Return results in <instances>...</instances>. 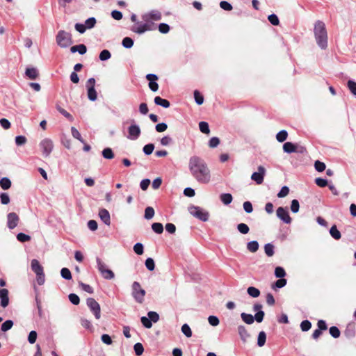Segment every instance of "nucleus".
<instances>
[{
  "instance_id": "20",
  "label": "nucleus",
  "mask_w": 356,
  "mask_h": 356,
  "mask_svg": "<svg viewBox=\"0 0 356 356\" xmlns=\"http://www.w3.org/2000/svg\"><path fill=\"white\" fill-rule=\"evenodd\" d=\"M31 270L35 273L36 275L44 273L42 266L40 264L38 260L33 259L31 263Z\"/></svg>"
},
{
  "instance_id": "25",
  "label": "nucleus",
  "mask_w": 356,
  "mask_h": 356,
  "mask_svg": "<svg viewBox=\"0 0 356 356\" xmlns=\"http://www.w3.org/2000/svg\"><path fill=\"white\" fill-rule=\"evenodd\" d=\"M330 234L335 240H339L341 238V234L336 225H333L330 229Z\"/></svg>"
},
{
  "instance_id": "15",
  "label": "nucleus",
  "mask_w": 356,
  "mask_h": 356,
  "mask_svg": "<svg viewBox=\"0 0 356 356\" xmlns=\"http://www.w3.org/2000/svg\"><path fill=\"white\" fill-rule=\"evenodd\" d=\"M8 290L6 289H0V300H1V306L3 308L6 307L9 305V297H8Z\"/></svg>"
},
{
  "instance_id": "41",
  "label": "nucleus",
  "mask_w": 356,
  "mask_h": 356,
  "mask_svg": "<svg viewBox=\"0 0 356 356\" xmlns=\"http://www.w3.org/2000/svg\"><path fill=\"white\" fill-rule=\"evenodd\" d=\"M60 275L62 278L66 280H70L72 278L71 271L67 268H63L60 270Z\"/></svg>"
},
{
  "instance_id": "60",
  "label": "nucleus",
  "mask_w": 356,
  "mask_h": 356,
  "mask_svg": "<svg viewBox=\"0 0 356 356\" xmlns=\"http://www.w3.org/2000/svg\"><path fill=\"white\" fill-rule=\"evenodd\" d=\"M68 298L70 302L74 305H78L80 302V298L76 293H70Z\"/></svg>"
},
{
  "instance_id": "55",
  "label": "nucleus",
  "mask_w": 356,
  "mask_h": 356,
  "mask_svg": "<svg viewBox=\"0 0 356 356\" xmlns=\"http://www.w3.org/2000/svg\"><path fill=\"white\" fill-rule=\"evenodd\" d=\"M290 209L292 213H296L299 211L300 209V203L299 201L296 199H294L291 202Z\"/></svg>"
},
{
  "instance_id": "38",
  "label": "nucleus",
  "mask_w": 356,
  "mask_h": 356,
  "mask_svg": "<svg viewBox=\"0 0 356 356\" xmlns=\"http://www.w3.org/2000/svg\"><path fill=\"white\" fill-rule=\"evenodd\" d=\"M248 294L252 298H258L260 296V291L254 286H249L247 289Z\"/></svg>"
},
{
  "instance_id": "3",
  "label": "nucleus",
  "mask_w": 356,
  "mask_h": 356,
  "mask_svg": "<svg viewBox=\"0 0 356 356\" xmlns=\"http://www.w3.org/2000/svg\"><path fill=\"white\" fill-rule=\"evenodd\" d=\"M56 44L61 48H67L73 44L72 34L64 30L58 32L56 36Z\"/></svg>"
},
{
  "instance_id": "29",
  "label": "nucleus",
  "mask_w": 356,
  "mask_h": 356,
  "mask_svg": "<svg viewBox=\"0 0 356 356\" xmlns=\"http://www.w3.org/2000/svg\"><path fill=\"white\" fill-rule=\"evenodd\" d=\"M220 201L225 205H228L232 202L233 197L231 193H222L220 195Z\"/></svg>"
},
{
  "instance_id": "48",
  "label": "nucleus",
  "mask_w": 356,
  "mask_h": 356,
  "mask_svg": "<svg viewBox=\"0 0 356 356\" xmlns=\"http://www.w3.org/2000/svg\"><path fill=\"white\" fill-rule=\"evenodd\" d=\"M154 147L155 146L154 143H148L144 145L143 147V152L145 155L149 156L153 152Z\"/></svg>"
},
{
  "instance_id": "6",
  "label": "nucleus",
  "mask_w": 356,
  "mask_h": 356,
  "mask_svg": "<svg viewBox=\"0 0 356 356\" xmlns=\"http://www.w3.org/2000/svg\"><path fill=\"white\" fill-rule=\"evenodd\" d=\"M86 305L90 312L94 314L95 318L99 319L101 317V307L99 304L94 298H88L86 299Z\"/></svg>"
},
{
  "instance_id": "28",
  "label": "nucleus",
  "mask_w": 356,
  "mask_h": 356,
  "mask_svg": "<svg viewBox=\"0 0 356 356\" xmlns=\"http://www.w3.org/2000/svg\"><path fill=\"white\" fill-rule=\"evenodd\" d=\"M87 89V96L90 101L95 102L97 99V92L95 88H89Z\"/></svg>"
},
{
  "instance_id": "26",
  "label": "nucleus",
  "mask_w": 356,
  "mask_h": 356,
  "mask_svg": "<svg viewBox=\"0 0 356 356\" xmlns=\"http://www.w3.org/2000/svg\"><path fill=\"white\" fill-rule=\"evenodd\" d=\"M102 156L105 159L108 160L113 159L115 157L114 152L112 148L111 147H105L104 149H103V150L102 151Z\"/></svg>"
},
{
  "instance_id": "37",
  "label": "nucleus",
  "mask_w": 356,
  "mask_h": 356,
  "mask_svg": "<svg viewBox=\"0 0 356 356\" xmlns=\"http://www.w3.org/2000/svg\"><path fill=\"white\" fill-rule=\"evenodd\" d=\"M134 40L130 37H125L122 39V45L126 49H130L134 46Z\"/></svg>"
},
{
  "instance_id": "32",
  "label": "nucleus",
  "mask_w": 356,
  "mask_h": 356,
  "mask_svg": "<svg viewBox=\"0 0 356 356\" xmlns=\"http://www.w3.org/2000/svg\"><path fill=\"white\" fill-rule=\"evenodd\" d=\"M193 96H194L195 102L197 105L200 106L204 103V96L198 90H194Z\"/></svg>"
},
{
  "instance_id": "2",
  "label": "nucleus",
  "mask_w": 356,
  "mask_h": 356,
  "mask_svg": "<svg viewBox=\"0 0 356 356\" xmlns=\"http://www.w3.org/2000/svg\"><path fill=\"white\" fill-rule=\"evenodd\" d=\"M314 34L317 45L321 49H325L327 47V33L323 22L317 20L315 22Z\"/></svg>"
},
{
  "instance_id": "54",
  "label": "nucleus",
  "mask_w": 356,
  "mask_h": 356,
  "mask_svg": "<svg viewBox=\"0 0 356 356\" xmlns=\"http://www.w3.org/2000/svg\"><path fill=\"white\" fill-rule=\"evenodd\" d=\"M134 350L136 355L140 356L144 352V347L141 343L138 342L134 344Z\"/></svg>"
},
{
  "instance_id": "5",
  "label": "nucleus",
  "mask_w": 356,
  "mask_h": 356,
  "mask_svg": "<svg viewBox=\"0 0 356 356\" xmlns=\"http://www.w3.org/2000/svg\"><path fill=\"white\" fill-rule=\"evenodd\" d=\"M131 288V294L134 300L138 303H142L145 296V291L141 288L140 283L138 282H134Z\"/></svg>"
},
{
  "instance_id": "14",
  "label": "nucleus",
  "mask_w": 356,
  "mask_h": 356,
  "mask_svg": "<svg viewBox=\"0 0 356 356\" xmlns=\"http://www.w3.org/2000/svg\"><path fill=\"white\" fill-rule=\"evenodd\" d=\"M241 318L242 321L248 325H252L254 321H256L257 323H261L258 318H257V317H256L255 315L253 316L251 314H248L245 312H242L241 314Z\"/></svg>"
},
{
  "instance_id": "51",
  "label": "nucleus",
  "mask_w": 356,
  "mask_h": 356,
  "mask_svg": "<svg viewBox=\"0 0 356 356\" xmlns=\"http://www.w3.org/2000/svg\"><path fill=\"white\" fill-rule=\"evenodd\" d=\"M100 273L106 280H112L115 277L114 273L109 268L100 272Z\"/></svg>"
},
{
  "instance_id": "40",
  "label": "nucleus",
  "mask_w": 356,
  "mask_h": 356,
  "mask_svg": "<svg viewBox=\"0 0 356 356\" xmlns=\"http://www.w3.org/2000/svg\"><path fill=\"white\" fill-rule=\"evenodd\" d=\"M199 129L200 131L205 134H209L210 133L209 125L208 122L204 121H201L199 122Z\"/></svg>"
},
{
  "instance_id": "24",
  "label": "nucleus",
  "mask_w": 356,
  "mask_h": 356,
  "mask_svg": "<svg viewBox=\"0 0 356 356\" xmlns=\"http://www.w3.org/2000/svg\"><path fill=\"white\" fill-rule=\"evenodd\" d=\"M356 330L353 325L348 324L344 331V335L348 339H352L355 336Z\"/></svg>"
},
{
  "instance_id": "35",
  "label": "nucleus",
  "mask_w": 356,
  "mask_h": 356,
  "mask_svg": "<svg viewBox=\"0 0 356 356\" xmlns=\"http://www.w3.org/2000/svg\"><path fill=\"white\" fill-rule=\"evenodd\" d=\"M264 252L268 257H272L275 254V246L271 243L264 245Z\"/></svg>"
},
{
  "instance_id": "16",
  "label": "nucleus",
  "mask_w": 356,
  "mask_h": 356,
  "mask_svg": "<svg viewBox=\"0 0 356 356\" xmlns=\"http://www.w3.org/2000/svg\"><path fill=\"white\" fill-rule=\"evenodd\" d=\"M262 308L263 305L260 303L254 304L252 307L253 311L256 312L254 315L261 322L264 321L265 316V312L262 310Z\"/></svg>"
},
{
  "instance_id": "7",
  "label": "nucleus",
  "mask_w": 356,
  "mask_h": 356,
  "mask_svg": "<svg viewBox=\"0 0 356 356\" xmlns=\"http://www.w3.org/2000/svg\"><path fill=\"white\" fill-rule=\"evenodd\" d=\"M140 134L141 131L139 125L136 124L134 120H131V124L128 127L127 138L131 140H136L140 137Z\"/></svg>"
},
{
  "instance_id": "34",
  "label": "nucleus",
  "mask_w": 356,
  "mask_h": 356,
  "mask_svg": "<svg viewBox=\"0 0 356 356\" xmlns=\"http://www.w3.org/2000/svg\"><path fill=\"white\" fill-rule=\"evenodd\" d=\"M288 138V132L286 130L282 129L277 133L276 140L279 143L284 142Z\"/></svg>"
},
{
  "instance_id": "23",
  "label": "nucleus",
  "mask_w": 356,
  "mask_h": 356,
  "mask_svg": "<svg viewBox=\"0 0 356 356\" xmlns=\"http://www.w3.org/2000/svg\"><path fill=\"white\" fill-rule=\"evenodd\" d=\"M296 143L292 142H286L283 144L282 148L284 153L291 154L296 152Z\"/></svg>"
},
{
  "instance_id": "45",
  "label": "nucleus",
  "mask_w": 356,
  "mask_h": 356,
  "mask_svg": "<svg viewBox=\"0 0 356 356\" xmlns=\"http://www.w3.org/2000/svg\"><path fill=\"white\" fill-rule=\"evenodd\" d=\"M111 54L108 49L102 50L99 55V58L101 61H106L110 59Z\"/></svg>"
},
{
  "instance_id": "62",
  "label": "nucleus",
  "mask_w": 356,
  "mask_h": 356,
  "mask_svg": "<svg viewBox=\"0 0 356 356\" xmlns=\"http://www.w3.org/2000/svg\"><path fill=\"white\" fill-rule=\"evenodd\" d=\"M289 188L287 186H284L281 188L280 191L278 192L277 196L279 198H283L286 197L289 193Z\"/></svg>"
},
{
  "instance_id": "57",
  "label": "nucleus",
  "mask_w": 356,
  "mask_h": 356,
  "mask_svg": "<svg viewBox=\"0 0 356 356\" xmlns=\"http://www.w3.org/2000/svg\"><path fill=\"white\" fill-rule=\"evenodd\" d=\"M347 87L350 92L356 97V81L353 79H350L347 82Z\"/></svg>"
},
{
  "instance_id": "52",
  "label": "nucleus",
  "mask_w": 356,
  "mask_h": 356,
  "mask_svg": "<svg viewBox=\"0 0 356 356\" xmlns=\"http://www.w3.org/2000/svg\"><path fill=\"white\" fill-rule=\"evenodd\" d=\"M16 237H17V241L21 242V243L28 242L31 238L29 235H28L26 234H24V233H22V232L18 233L17 234Z\"/></svg>"
},
{
  "instance_id": "63",
  "label": "nucleus",
  "mask_w": 356,
  "mask_h": 356,
  "mask_svg": "<svg viewBox=\"0 0 356 356\" xmlns=\"http://www.w3.org/2000/svg\"><path fill=\"white\" fill-rule=\"evenodd\" d=\"M268 19L273 26H277L280 24V20L277 15L274 13L269 15L268 16Z\"/></svg>"
},
{
  "instance_id": "31",
  "label": "nucleus",
  "mask_w": 356,
  "mask_h": 356,
  "mask_svg": "<svg viewBox=\"0 0 356 356\" xmlns=\"http://www.w3.org/2000/svg\"><path fill=\"white\" fill-rule=\"evenodd\" d=\"M259 244L257 241H255V240L251 241L247 243V249L250 252H252V253L256 252L259 250Z\"/></svg>"
},
{
  "instance_id": "10",
  "label": "nucleus",
  "mask_w": 356,
  "mask_h": 356,
  "mask_svg": "<svg viewBox=\"0 0 356 356\" xmlns=\"http://www.w3.org/2000/svg\"><path fill=\"white\" fill-rule=\"evenodd\" d=\"M266 174V169L264 166L259 165L258 171L254 172L251 175V179L255 181L257 184H261L264 181V178Z\"/></svg>"
},
{
  "instance_id": "44",
  "label": "nucleus",
  "mask_w": 356,
  "mask_h": 356,
  "mask_svg": "<svg viewBox=\"0 0 356 356\" xmlns=\"http://www.w3.org/2000/svg\"><path fill=\"white\" fill-rule=\"evenodd\" d=\"M152 229L156 234H160L163 232V226L161 222H153L152 224Z\"/></svg>"
},
{
  "instance_id": "64",
  "label": "nucleus",
  "mask_w": 356,
  "mask_h": 356,
  "mask_svg": "<svg viewBox=\"0 0 356 356\" xmlns=\"http://www.w3.org/2000/svg\"><path fill=\"white\" fill-rule=\"evenodd\" d=\"M140 322L145 328H151L152 327V323L148 316H142L140 318Z\"/></svg>"
},
{
  "instance_id": "53",
  "label": "nucleus",
  "mask_w": 356,
  "mask_h": 356,
  "mask_svg": "<svg viewBox=\"0 0 356 356\" xmlns=\"http://www.w3.org/2000/svg\"><path fill=\"white\" fill-rule=\"evenodd\" d=\"M133 250L136 254L142 255L144 252V245L141 243H136L134 245Z\"/></svg>"
},
{
  "instance_id": "50",
  "label": "nucleus",
  "mask_w": 356,
  "mask_h": 356,
  "mask_svg": "<svg viewBox=\"0 0 356 356\" xmlns=\"http://www.w3.org/2000/svg\"><path fill=\"white\" fill-rule=\"evenodd\" d=\"M145 265L147 269L149 271H153L155 268V262L154 259L151 257H148L146 259L145 261Z\"/></svg>"
},
{
  "instance_id": "12",
  "label": "nucleus",
  "mask_w": 356,
  "mask_h": 356,
  "mask_svg": "<svg viewBox=\"0 0 356 356\" xmlns=\"http://www.w3.org/2000/svg\"><path fill=\"white\" fill-rule=\"evenodd\" d=\"M19 218L15 212H10L7 215V226L10 229H13L17 226Z\"/></svg>"
},
{
  "instance_id": "19",
  "label": "nucleus",
  "mask_w": 356,
  "mask_h": 356,
  "mask_svg": "<svg viewBox=\"0 0 356 356\" xmlns=\"http://www.w3.org/2000/svg\"><path fill=\"white\" fill-rule=\"evenodd\" d=\"M237 330L240 339L243 343H245L247 341V339L250 337V333L248 332L245 327L242 325L238 326Z\"/></svg>"
},
{
  "instance_id": "43",
  "label": "nucleus",
  "mask_w": 356,
  "mask_h": 356,
  "mask_svg": "<svg viewBox=\"0 0 356 356\" xmlns=\"http://www.w3.org/2000/svg\"><path fill=\"white\" fill-rule=\"evenodd\" d=\"M181 331L187 338H190L192 337V330L187 323H184V325H182L181 327Z\"/></svg>"
},
{
  "instance_id": "59",
  "label": "nucleus",
  "mask_w": 356,
  "mask_h": 356,
  "mask_svg": "<svg viewBox=\"0 0 356 356\" xmlns=\"http://www.w3.org/2000/svg\"><path fill=\"white\" fill-rule=\"evenodd\" d=\"M300 326L302 332H307L312 327V323L309 320H304L301 322Z\"/></svg>"
},
{
  "instance_id": "36",
  "label": "nucleus",
  "mask_w": 356,
  "mask_h": 356,
  "mask_svg": "<svg viewBox=\"0 0 356 356\" xmlns=\"http://www.w3.org/2000/svg\"><path fill=\"white\" fill-rule=\"evenodd\" d=\"M275 276L277 278L280 279H285L284 277L286 276V273L284 270V268L282 266H277L275 268L274 271Z\"/></svg>"
},
{
  "instance_id": "1",
  "label": "nucleus",
  "mask_w": 356,
  "mask_h": 356,
  "mask_svg": "<svg viewBox=\"0 0 356 356\" xmlns=\"http://www.w3.org/2000/svg\"><path fill=\"white\" fill-rule=\"evenodd\" d=\"M188 168L193 177L201 184H207L211 179L210 170L204 160L197 156L190 158Z\"/></svg>"
},
{
  "instance_id": "56",
  "label": "nucleus",
  "mask_w": 356,
  "mask_h": 356,
  "mask_svg": "<svg viewBox=\"0 0 356 356\" xmlns=\"http://www.w3.org/2000/svg\"><path fill=\"white\" fill-rule=\"evenodd\" d=\"M71 133H72V136L74 138L79 140L81 143H83V144L85 143V141L83 139L81 134L75 127H71Z\"/></svg>"
},
{
  "instance_id": "58",
  "label": "nucleus",
  "mask_w": 356,
  "mask_h": 356,
  "mask_svg": "<svg viewBox=\"0 0 356 356\" xmlns=\"http://www.w3.org/2000/svg\"><path fill=\"white\" fill-rule=\"evenodd\" d=\"M330 334L334 339L340 337L341 332L337 326H331L329 329Z\"/></svg>"
},
{
  "instance_id": "13",
  "label": "nucleus",
  "mask_w": 356,
  "mask_h": 356,
  "mask_svg": "<svg viewBox=\"0 0 356 356\" xmlns=\"http://www.w3.org/2000/svg\"><path fill=\"white\" fill-rule=\"evenodd\" d=\"M161 13L159 11L153 10L150 11L148 14L144 15L143 16V19L146 22L149 20L158 21L161 19Z\"/></svg>"
},
{
  "instance_id": "4",
  "label": "nucleus",
  "mask_w": 356,
  "mask_h": 356,
  "mask_svg": "<svg viewBox=\"0 0 356 356\" xmlns=\"http://www.w3.org/2000/svg\"><path fill=\"white\" fill-rule=\"evenodd\" d=\"M188 210L191 215L200 220L201 221H208L209 213L202 208L198 206L191 205L188 207Z\"/></svg>"
},
{
  "instance_id": "39",
  "label": "nucleus",
  "mask_w": 356,
  "mask_h": 356,
  "mask_svg": "<svg viewBox=\"0 0 356 356\" xmlns=\"http://www.w3.org/2000/svg\"><path fill=\"white\" fill-rule=\"evenodd\" d=\"M13 324L12 320H6L1 325V330L6 332L12 328Z\"/></svg>"
},
{
  "instance_id": "47",
  "label": "nucleus",
  "mask_w": 356,
  "mask_h": 356,
  "mask_svg": "<svg viewBox=\"0 0 356 356\" xmlns=\"http://www.w3.org/2000/svg\"><path fill=\"white\" fill-rule=\"evenodd\" d=\"M97 23V20L94 17H91L88 18L85 22V27H86L87 29H91L93 27H95V24Z\"/></svg>"
},
{
  "instance_id": "17",
  "label": "nucleus",
  "mask_w": 356,
  "mask_h": 356,
  "mask_svg": "<svg viewBox=\"0 0 356 356\" xmlns=\"http://www.w3.org/2000/svg\"><path fill=\"white\" fill-rule=\"evenodd\" d=\"M25 75L31 80H35L39 76V72L36 67H28L26 68Z\"/></svg>"
},
{
  "instance_id": "46",
  "label": "nucleus",
  "mask_w": 356,
  "mask_h": 356,
  "mask_svg": "<svg viewBox=\"0 0 356 356\" xmlns=\"http://www.w3.org/2000/svg\"><path fill=\"white\" fill-rule=\"evenodd\" d=\"M154 213L155 212L154 208L152 207H147L145 209L144 218L146 220H150L154 217Z\"/></svg>"
},
{
  "instance_id": "30",
  "label": "nucleus",
  "mask_w": 356,
  "mask_h": 356,
  "mask_svg": "<svg viewBox=\"0 0 356 356\" xmlns=\"http://www.w3.org/2000/svg\"><path fill=\"white\" fill-rule=\"evenodd\" d=\"M266 341V334L264 331H261L259 332L257 336V344L259 347H262L265 345Z\"/></svg>"
},
{
  "instance_id": "8",
  "label": "nucleus",
  "mask_w": 356,
  "mask_h": 356,
  "mask_svg": "<svg viewBox=\"0 0 356 356\" xmlns=\"http://www.w3.org/2000/svg\"><path fill=\"white\" fill-rule=\"evenodd\" d=\"M277 217L285 224H291L292 218L290 217L289 209L285 207H280L276 211Z\"/></svg>"
},
{
  "instance_id": "11",
  "label": "nucleus",
  "mask_w": 356,
  "mask_h": 356,
  "mask_svg": "<svg viewBox=\"0 0 356 356\" xmlns=\"http://www.w3.org/2000/svg\"><path fill=\"white\" fill-rule=\"evenodd\" d=\"M145 78L149 81V88L152 92H156L159 90V84L157 83L159 76L155 74H147Z\"/></svg>"
},
{
  "instance_id": "42",
  "label": "nucleus",
  "mask_w": 356,
  "mask_h": 356,
  "mask_svg": "<svg viewBox=\"0 0 356 356\" xmlns=\"http://www.w3.org/2000/svg\"><path fill=\"white\" fill-rule=\"evenodd\" d=\"M236 228L238 232L242 234H246L250 232L248 225L243 222L238 224Z\"/></svg>"
},
{
  "instance_id": "33",
  "label": "nucleus",
  "mask_w": 356,
  "mask_h": 356,
  "mask_svg": "<svg viewBox=\"0 0 356 356\" xmlns=\"http://www.w3.org/2000/svg\"><path fill=\"white\" fill-rule=\"evenodd\" d=\"M287 280L286 279H279L273 282L271 285L273 289L276 290L277 289L283 288L286 285Z\"/></svg>"
},
{
  "instance_id": "27",
  "label": "nucleus",
  "mask_w": 356,
  "mask_h": 356,
  "mask_svg": "<svg viewBox=\"0 0 356 356\" xmlns=\"http://www.w3.org/2000/svg\"><path fill=\"white\" fill-rule=\"evenodd\" d=\"M12 185V182L8 177H4L0 179V187L4 190H8Z\"/></svg>"
},
{
  "instance_id": "9",
  "label": "nucleus",
  "mask_w": 356,
  "mask_h": 356,
  "mask_svg": "<svg viewBox=\"0 0 356 356\" xmlns=\"http://www.w3.org/2000/svg\"><path fill=\"white\" fill-rule=\"evenodd\" d=\"M39 146L44 157H48L54 149L53 141L49 138H44L40 141Z\"/></svg>"
},
{
  "instance_id": "49",
  "label": "nucleus",
  "mask_w": 356,
  "mask_h": 356,
  "mask_svg": "<svg viewBox=\"0 0 356 356\" xmlns=\"http://www.w3.org/2000/svg\"><path fill=\"white\" fill-rule=\"evenodd\" d=\"M56 108L57 111L60 114H62L64 117H65L67 119H68L70 121H73L74 118L70 113H68L65 109L61 108L58 104L56 105Z\"/></svg>"
},
{
  "instance_id": "18",
  "label": "nucleus",
  "mask_w": 356,
  "mask_h": 356,
  "mask_svg": "<svg viewBox=\"0 0 356 356\" xmlns=\"http://www.w3.org/2000/svg\"><path fill=\"white\" fill-rule=\"evenodd\" d=\"M99 216L101 220L106 225H111V216L108 211L106 209H101L99 211Z\"/></svg>"
},
{
  "instance_id": "61",
  "label": "nucleus",
  "mask_w": 356,
  "mask_h": 356,
  "mask_svg": "<svg viewBox=\"0 0 356 356\" xmlns=\"http://www.w3.org/2000/svg\"><path fill=\"white\" fill-rule=\"evenodd\" d=\"M158 29L161 33L166 34L170 31V27L166 23H160L159 24Z\"/></svg>"
},
{
  "instance_id": "22",
  "label": "nucleus",
  "mask_w": 356,
  "mask_h": 356,
  "mask_svg": "<svg viewBox=\"0 0 356 356\" xmlns=\"http://www.w3.org/2000/svg\"><path fill=\"white\" fill-rule=\"evenodd\" d=\"M154 102L156 105L160 106L164 108H168L170 106V102L168 99H163L159 96L154 97Z\"/></svg>"
},
{
  "instance_id": "21",
  "label": "nucleus",
  "mask_w": 356,
  "mask_h": 356,
  "mask_svg": "<svg viewBox=\"0 0 356 356\" xmlns=\"http://www.w3.org/2000/svg\"><path fill=\"white\" fill-rule=\"evenodd\" d=\"M70 51L72 54L78 52L80 55H83L87 52V47L84 44H79L71 47Z\"/></svg>"
}]
</instances>
